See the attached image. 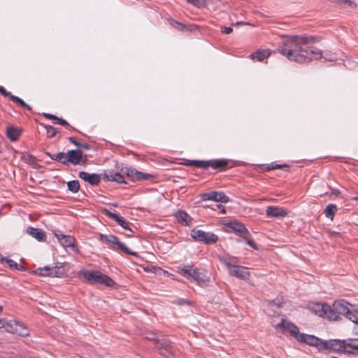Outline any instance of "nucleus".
<instances>
[{"mask_svg": "<svg viewBox=\"0 0 358 358\" xmlns=\"http://www.w3.org/2000/svg\"><path fill=\"white\" fill-rule=\"evenodd\" d=\"M55 234L59 243L62 241V237L66 236V235L62 234L61 231H57Z\"/></svg>", "mask_w": 358, "mask_h": 358, "instance_id": "nucleus-51", "label": "nucleus"}, {"mask_svg": "<svg viewBox=\"0 0 358 358\" xmlns=\"http://www.w3.org/2000/svg\"><path fill=\"white\" fill-rule=\"evenodd\" d=\"M47 155L52 159L57 162H59L64 165H66V154L64 152H58L57 154H49L47 153Z\"/></svg>", "mask_w": 358, "mask_h": 358, "instance_id": "nucleus-29", "label": "nucleus"}, {"mask_svg": "<svg viewBox=\"0 0 358 358\" xmlns=\"http://www.w3.org/2000/svg\"><path fill=\"white\" fill-rule=\"evenodd\" d=\"M31 273L41 276L52 277V267L45 266L42 268H38L37 269L33 271Z\"/></svg>", "mask_w": 358, "mask_h": 358, "instance_id": "nucleus-28", "label": "nucleus"}, {"mask_svg": "<svg viewBox=\"0 0 358 358\" xmlns=\"http://www.w3.org/2000/svg\"><path fill=\"white\" fill-rule=\"evenodd\" d=\"M112 205H113L114 207H117V206H118L117 203H113Z\"/></svg>", "mask_w": 358, "mask_h": 358, "instance_id": "nucleus-59", "label": "nucleus"}, {"mask_svg": "<svg viewBox=\"0 0 358 358\" xmlns=\"http://www.w3.org/2000/svg\"><path fill=\"white\" fill-rule=\"evenodd\" d=\"M348 305L349 303L345 300L335 301L331 306V310L333 312L327 316V319L337 321L341 320V315L345 317L350 310Z\"/></svg>", "mask_w": 358, "mask_h": 358, "instance_id": "nucleus-7", "label": "nucleus"}, {"mask_svg": "<svg viewBox=\"0 0 358 358\" xmlns=\"http://www.w3.org/2000/svg\"><path fill=\"white\" fill-rule=\"evenodd\" d=\"M282 303H283L282 298H278V297L276 298L275 299L268 301V304L269 306H276L278 308L281 307Z\"/></svg>", "mask_w": 358, "mask_h": 358, "instance_id": "nucleus-43", "label": "nucleus"}, {"mask_svg": "<svg viewBox=\"0 0 358 358\" xmlns=\"http://www.w3.org/2000/svg\"><path fill=\"white\" fill-rule=\"evenodd\" d=\"M68 140L72 143L73 144H74L76 146L78 147L80 146V143L78 142L73 137H69L68 138Z\"/></svg>", "mask_w": 358, "mask_h": 358, "instance_id": "nucleus-50", "label": "nucleus"}, {"mask_svg": "<svg viewBox=\"0 0 358 358\" xmlns=\"http://www.w3.org/2000/svg\"><path fill=\"white\" fill-rule=\"evenodd\" d=\"M357 200H358V197H357Z\"/></svg>", "mask_w": 358, "mask_h": 358, "instance_id": "nucleus-61", "label": "nucleus"}, {"mask_svg": "<svg viewBox=\"0 0 358 358\" xmlns=\"http://www.w3.org/2000/svg\"><path fill=\"white\" fill-rule=\"evenodd\" d=\"M218 259L227 266L231 275L241 279H245L250 275L249 271L244 267L238 265L239 262L237 257L229 255H219Z\"/></svg>", "mask_w": 358, "mask_h": 358, "instance_id": "nucleus-3", "label": "nucleus"}, {"mask_svg": "<svg viewBox=\"0 0 358 358\" xmlns=\"http://www.w3.org/2000/svg\"><path fill=\"white\" fill-rule=\"evenodd\" d=\"M250 236H251V234H250V235H248V238H243L246 241V243L248 245H250L255 250H257L258 248H257V244L252 240L250 239Z\"/></svg>", "mask_w": 358, "mask_h": 358, "instance_id": "nucleus-44", "label": "nucleus"}, {"mask_svg": "<svg viewBox=\"0 0 358 358\" xmlns=\"http://www.w3.org/2000/svg\"><path fill=\"white\" fill-rule=\"evenodd\" d=\"M271 55V52L268 50H258L255 52L251 54L250 57L259 62H262L264 59L268 58Z\"/></svg>", "mask_w": 358, "mask_h": 358, "instance_id": "nucleus-26", "label": "nucleus"}, {"mask_svg": "<svg viewBox=\"0 0 358 358\" xmlns=\"http://www.w3.org/2000/svg\"><path fill=\"white\" fill-rule=\"evenodd\" d=\"M337 210L338 208L336 205L331 203L326 207L324 213L327 218H329L331 219V220H333L334 215L336 213Z\"/></svg>", "mask_w": 358, "mask_h": 358, "instance_id": "nucleus-30", "label": "nucleus"}, {"mask_svg": "<svg viewBox=\"0 0 358 358\" xmlns=\"http://www.w3.org/2000/svg\"><path fill=\"white\" fill-rule=\"evenodd\" d=\"M118 170L125 174L128 178H131L133 180H137L138 179V173H139V171L136 170L130 166H124V164H121V167L117 166Z\"/></svg>", "mask_w": 358, "mask_h": 358, "instance_id": "nucleus-21", "label": "nucleus"}, {"mask_svg": "<svg viewBox=\"0 0 358 358\" xmlns=\"http://www.w3.org/2000/svg\"><path fill=\"white\" fill-rule=\"evenodd\" d=\"M22 159L24 162H25L26 163H27L29 165H31L34 167H36L37 165L36 162V158L31 155H29V154L24 155V156L22 157Z\"/></svg>", "mask_w": 358, "mask_h": 358, "instance_id": "nucleus-38", "label": "nucleus"}, {"mask_svg": "<svg viewBox=\"0 0 358 358\" xmlns=\"http://www.w3.org/2000/svg\"><path fill=\"white\" fill-rule=\"evenodd\" d=\"M67 187L69 191L76 193L80 189V183L78 180H73L67 182Z\"/></svg>", "mask_w": 358, "mask_h": 358, "instance_id": "nucleus-33", "label": "nucleus"}, {"mask_svg": "<svg viewBox=\"0 0 358 358\" xmlns=\"http://www.w3.org/2000/svg\"><path fill=\"white\" fill-rule=\"evenodd\" d=\"M138 181H143V180H150L153 179L155 176L152 174L143 173L141 171H139V173H138Z\"/></svg>", "mask_w": 358, "mask_h": 358, "instance_id": "nucleus-40", "label": "nucleus"}, {"mask_svg": "<svg viewBox=\"0 0 358 358\" xmlns=\"http://www.w3.org/2000/svg\"><path fill=\"white\" fill-rule=\"evenodd\" d=\"M276 328H281L284 330H287L290 333V335L297 340L299 332V328L292 322H286L284 319H282L281 322L276 325Z\"/></svg>", "mask_w": 358, "mask_h": 358, "instance_id": "nucleus-14", "label": "nucleus"}, {"mask_svg": "<svg viewBox=\"0 0 358 358\" xmlns=\"http://www.w3.org/2000/svg\"><path fill=\"white\" fill-rule=\"evenodd\" d=\"M66 263H56L54 267H52V277H59L61 278L64 276L66 273Z\"/></svg>", "mask_w": 358, "mask_h": 358, "instance_id": "nucleus-23", "label": "nucleus"}, {"mask_svg": "<svg viewBox=\"0 0 358 358\" xmlns=\"http://www.w3.org/2000/svg\"><path fill=\"white\" fill-rule=\"evenodd\" d=\"M21 134V130L17 127L8 126L6 128V136L10 141H16Z\"/></svg>", "mask_w": 358, "mask_h": 358, "instance_id": "nucleus-25", "label": "nucleus"}, {"mask_svg": "<svg viewBox=\"0 0 358 358\" xmlns=\"http://www.w3.org/2000/svg\"><path fill=\"white\" fill-rule=\"evenodd\" d=\"M16 322H18L17 321H10V322H7L5 326V329L8 332L15 334V327H16L14 325Z\"/></svg>", "mask_w": 358, "mask_h": 358, "instance_id": "nucleus-42", "label": "nucleus"}, {"mask_svg": "<svg viewBox=\"0 0 358 358\" xmlns=\"http://www.w3.org/2000/svg\"><path fill=\"white\" fill-rule=\"evenodd\" d=\"M233 29L231 27H222V33L225 34H229L232 32Z\"/></svg>", "mask_w": 358, "mask_h": 358, "instance_id": "nucleus-49", "label": "nucleus"}, {"mask_svg": "<svg viewBox=\"0 0 358 358\" xmlns=\"http://www.w3.org/2000/svg\"><path fill=\"white\" fill-rule=\"evenodd\" d=\"M176 217L182 225L189 226L192 223V217L184 210H178Z\"/></svg>", "mask_w": 358, "mask_h": 358, "instance_id": "nucleus-24", "label": "nucleus"}, {"mask_svg": "<svg viewBox=\"0 0 358 358\" xmlns=\"http://www.w3.org/2000/svg\"><path fill=\"white\" fill-rule=\"evenodd\" d=\"M348 340H341V339H330V340H324V343H322V350H328L331 352H337V353H343L347 355L354 354V352L348 350Z\"/></svg>", "mask_w": 358, "mask_h": 358, "instance_id": "nucleus-5", "label": "nucleus"}, {"mask_svg": "<svg viewBox=\"0 0 358 358\" xmlns=\"http://www.w3.org/2000/svg\"><path fill=\"white\" fill-rule=\"evenodd\" d=\"M180 273L184 277L197 282L203 280L202 273H199L196 268H192L189 266H185L184 268H180Z\"/></svg>", "mask_w": 358, "mask_h": 358, "instance_id": "nucleus-12", "label": "nucleus"}, {"mask_svg": "<svg viewBox=\"0 0 358 358\" xmlns=\"http://www.w3.org/2000/svg\"><path fill=\"white\" fill-rule=\"evenodd\" d=\"M345 318L358 324V310H353L352 311H351L350 310L348 314L346 315Z\"/></svg>", "mask_w": 358, "mask_h": 358, "instance_id": "nucleus-37", "label": "nucleus"}, {"mask_svg": "<svg viewBox=\"0 0 358 358\" xmlns=\"http://www.w3.org/2000/svg\"><path fill=\"white\" fill-rule=\"evenodd\" d=\"M10 100H12L14 103H16L21 106L22 107L28 109L29 110H31V107L27 104L22 99L19 98L15 95H10Z\"/></svg>", "mask_w": 358, "mask_h": 358, "instance_id": "nucleus-35", "label": "nucleus"}, {"mask_svg": "<svg viewBox=\"0 0 358 358\" xmlns=\"http://www.w3.org/2000/svg\"><path fill=\"white\" fill-rule=\"evenodd\" d=\"M101 213L108 216V217L114 220L122 228L128 230L129 232L133 233V231L129 227L130 223L127 222L123 217H121L116 213L110 212L106 208L101 209Z\"/></svg>", "mask_w": 358, "mask_h": 358, "instance_id": "nucleus-13", "label": "nucleus"}, {"mask_svg": "<svg viewBox=\"0 0 358 358\" xmlns=\"http://www.w3.org/2000/svg\"><path fill=\"white\" fill-rule=\"evenodd\" d=\"M0 94L5 96L10 99V95H13L10 92H8L3 87L0 85Z\"/></svg>", "mask_w": 358, "mask_h": 358, "instance_id": "nucleus-48", "label": "nucleus"}, {"mask_svg": "<svg viewBox=\"0 0 358 358\" xmlns=\"http://www.w3.org/2000/svg\"><path fill=\"white\" fill-rule=\"evenodd\" d=\"M78 176L83 179L84 181L87 182L92 186H95L99 185L101 180V176L96 173H88L85 171H80L78 174Z\"/></svg>", "mask_w": 358, "mask_h": 358, "instance_id": "nucleus-19", "label": "nucleus"}, {"mask_svg": "<svg viewBox=\"0 0 358 358\" xmlns=\"http://www.w3.org/2000/svg\"><path fill=\"white\" fill-rule=\"evenodd\" d=\"M190 235L196 241L206 244H214L218 241V236L212 232H206L201 229H193Z\"/></svg>", "mask_w": 358, "mask_h": 358, "instance_id": "nucleus-8", "label": "nucleus"}, {"mask_svg": "<svg viewBox=\"0 0 358 358\" xmlns=\"http://www.w3.org/2000/svg\"><path fill=\"white\" fill-rule=\"evenodd\" d=\"M80 274L85 280L92 285H105L114 289H119V285L112 278L99 271H84Z\"/></svg>", "mask_w": 358, "mask_h": 358, "instance_id": "nucleus-2", "label": "nucleus"}, {"mask_svg": "<svg viewBox=\"0 0 358 358\" xmlns=\"http://www.w3.org/2000/svg\"><path fill=\"white\" fill-rule=\"evenodd\" d=\"M174 303H176L179 306H182V305H184V304H187L188 306H191L192 304V302L188 299H178L177 301H173Z\"/></svg>", "mask_w": 358, "mask_h": 358, "instance_id": "nucleus-46", "label": "nucleus"}, {"mask_svg": "<svg viewBox=\"0 0 358 358\" xmlns=\"http://www.w3.org/2000/svg\"><path fill=\"white\" fill-rule=\"evenodd\" d=\"M66 165L69 163L72 164L73 165L80 164L83 158V151L77 149V150H71L68 151L66 153Z\"/></svg>", "mask_w": 358, "mask_h": 358, "instance_id": "nucleus-15", "label": "nucleus"}, {"mask_svg": "<svg viewBox=\"0 0 358 358\" xmlns=\"http://www.w3.org/2000/svg\"><path fill=\"white\" fill-rule=\"evenodd\" d=\"M316 42L315 37L307 35L288 36L279 46L278 52L289 61L299 64L310 62L313 59L322 57V52L315 47L309 46Z\"/></svg>", "mask_w": 358, "mask_h": 358, "instance_id": "nucleus-1", "label": "nucleus"}, {"mask_svg": "<svg viewBox=\"0 0 358 358\" xmlns=\"http://www.w3.org/2000/svg\"><path fill=\"white\" fill-rule=\"evenodd\" d=\"M26 231L29 236L36 238L38 241H45V238H46L45 234L41 229L29 227L27 228Z\"/></svg>", "mask_w": 358, "mask_h": 358, "instance_id": "nucleus-22", "label": "nucleus"}, {"mask_svg": "<svg viewBox=\"0 0 358 358\" xmlns=\"http://www.w3.org/2000/svg\"><path fill=\"white\" fill-rule=\"evenodd\" d=\"M171 24L178 30L182 31L185 29V25L178 21L172 20Z\"/></svg>", "mask_w": 358, "mask_h": 358, "instance_id": "nucleus-47", "label": "nucleus"}, {"mask_svg": "<svg viewBox=\"0 0 358 358\" xmlns=\"http://www.w3.org/2000/svg\"><path fill=\"white\" fill-rule=\"evenodd\" d=\"M187 1L199 8L203 6L206 3L205 0H187Z\"/></svg>", "mask_w": 358, "mask_h": 358, "instance_id": "nucleus-45", "label": "nucleus"}, {"mask_svg": "<svg viewBox=\"0 0 358 358\" xmlns=\"http://www.w3.org/2000/svg\"><path fill=\"white\" fill-rule=\"evenodd\" d=\"M43 115L45 117L48 119L52 120L54 115L49 114V113H43Z\"/></svg>", "mask_w": 358, "mask_h": 358, "instance_id": "nucleus-55", "label": "nucleus"}, {"mask_svg": "<svg viewBox=\"0 0 358 358\" xmlns=\"http://www.w3.org/2000/svg\"><path fill=\"white\" fill-rule=\"evenodd\" d=\"M228 226L241 238H248V235H250V232L247 228L241 222L237 221L231 222L229 223Z\"/></svg>", "mask_w": 358, "mask_h": 358, "instance_id": "nucleus-16", "label": "nucleus"}, {"mask_svg": "<svg viewBox=\"0 0 358 358\" xmlns=\"http://www.w3.org/2000/svg\"><path fill=\"white\" fill-rule=\"evenodd\" d=\"M155 345L162 356L166 358H171L175 356V346L173 342L165 336L160 335V337L156 340Z\"/></svg>", "mask_w": 358, "mask_h": 358, "instance_id": "nucleus-6", "label": "nucleus"}, {"mask_svg": "<svg viewBox=\"0 0 358 358\" xmlns=\"http://www.w3.org/2000/svg\"><path fill=\"white\" fill-rule=\"evenodd\" d=\"M215 206H216L217 208L220 209L222 213H225V212H226L225 211V208H224V206L223 205H222V204H216Z\"/></svg>", "mask_w": 358, "mask_h": 358, "instance_id": "nucleus-54", "label": "nucleus"}, {"mask_svg": "<svg viewBox=\"0 0 358 358\" xmlns=\"http://www.w3.org/2000/svg\"><path fill=\"white\" fill-rule=\"evenodd\" d=\"M60 244L63 247H72L74 248V238L71 236L66 235L65 236L62 237V241Z\"/></svg>", "mask_w": 358, "mask_h": 358, "instance_id": "nucleus-32", "label": "nucleus"}, {"mask_svg": "<svg viewBox=\"0 0 358 358\" xmlns=\"http://www.w3.org/2000/svg\"><path fill=\"white\" fill-rule=\"evenodd\" d=\"M143 336L145 339L152 341L154 342V343H155L156 340H157L160 337V335L157 336L155 332L151 331H145L143 333Z\"/></svg>", "mask_w": 358, "mask_h": 358, "instance_id": "nucleus-36", "label": "nucleus"}, {"mask_svg": "<svg viewBox=\"0 0 358 358\" xmlns=\"http://www.w3.org/2000/svg\"><path fill=\"white\" fill-rule=\"evenodd\" d=\"M124 175L120 171L113 172H105L103 175V179L106 181H113L117 183H127L124 178Z\"/></svg>", "mask_w": 358, "mask_h": 358, "instance_id": "nucleus-17", "label": "nucleus"}, {"mask_svg": "<svg viewBox=\"0 0 358 358\" xmlns=\"http://www.w3.org/2000/svg\"><path fill=\"white\" fill-rule=\"evenodd\" d=\"M324 59L330 61V62H334L336 60V57L335 55H331L330 57H324Z\"/></svg>", "mask_w": 358, "mask_h": 358, "instance_id": "nucleus-53", "label": "nucleus"}, {"mask_svg": "<svg viewBox=\"0 0 358 358\" xmlns=\"http://www.w3.org/2000/svg\"><path fill=\"white\" fill-rule=\"evenodd\" d=\"M231 162L229 159H220L213 160H187L186 162L183 163L184 165L187 166H195L198 168H202L207 169L210 166L214 169L219 170L220 171H225L229 168L231 167Z\"/></svg>", "mask_w": 358, "mask_h": 358, "instance_id": "nucleus-4", "label": "nucleus"}, {"mask_svg": "<svg viewBox=\"0 0 358 358\" xmlns=\"http://www.w3.org/2000/svg\"><path fill=\"white\" fill-rule=\"evenodd\" d=\"M16 327H15V334L22 336L25 337L29 335V329L22 323L16 322L14 324Z\"/></svg>", "mask_w": 358, "mask_h": 358, "instance_id": "nucleus-27", "label": "nucleus"}, {"mask_svg": "<svg viewBox=\"0 0 358 358\" xmlns=\"http://www.w3.org/2000/svg\"><path fill=\"white\" fill-rule=\"evenodd\" d=\"M1 309H2V307H1V306H0V311L1 310Z\"/></svg>", "mask_w": 358, "mask_h": 358, "instance_id": "nucleus-60", "label": "nucleus"}, {"mask_svg": "<svg viewBox=\"0 0 358 358\" xmlns=\"http://www.w3.org/2000/svg\"><path fill=\"white\" fill-rule=\"evenodd\" d=\"M331 190V194H334L335 196H338L339 194V191L337 190V189H331V188H329Z\"/></svg>", "mask_w": 358, "mask_h": 358, "instance_id": "nucleus-56", "label": "nucleus"}, {"mask_svg": "<svg viewBox=\"0 0 358 358\" xmlns=\"http://www.w3.org/2000/svg\"><path fill=\"white\" fill-rule=\"evenodd\" d=\"M40 124L46 129L47 136L48 138H52L59 132L57 129L51 125L45 124L43 123H41Z\"/></svg>", "mask_w": 358, "mask_h": 358, "instance_id": "nucleus-31", "label": "nucleus"}, {"mask_svg": "<svg viewBox=\"0 0 358 358\" xmlns=\"http://www.w3.org/2000/svg\"><path fill=\"white\" fill-rule=\"evenodd\" d=\"M266 214L268 217H284L287 215L285 209L283 208L270 206L266 208Z\"/></svg>", "mask_w": 358, "mask_h": 358, "instance_id": "nucleus-18", "label": "nucleus"}, {"mask_svg": "<svg viewBox=\"0 0 358 358\" xmlns=\"http://www.w3.org/2000/svg\"><path fill=\"white\" fill-rule=\"evenodd\" d=\"M203 201L212 200L217 202L227 203L230 201L228 196L222 192L212 191L208 193H203L201 195Z\"/></svg>", "mask_w": 358, "mask_h": 358, "instance_id": "nucleus-11", "label": "nucleus"}, {"mask_svg": "<svg viewBox=\"0 0 358 358\" xmlns=\"http://www.w3.org/2000/svg\"><path fill=\"white\" fill-rule=\"evenodd\" d=\"M79 148H84L85 150H90V145L87 143H80V146H78Z\"/></svg>", "mask_w": 358, "mask_h": 358, "instance_id": "nucleus-52", "label": "nucleus"}, {"mask_svg": "<svg viewBox=\"0 0 358 358\" xmlns=\"http://www.w3.org/2000/svg\"><path fill=\"white\" fill-rule=\"evenodd\" d=\"M1 326H2V327H5V326H6V324H5V320H3V319H0V327H1Z\"/></svg>", "mask_w": 358, "mask_h": 358, "instance_id": "nucleus-57", "label": "nucleus"}, {"mask_svg": "<svg viewBox=\"0 0 358 358\" xmlns=\"http://www.w3.org/2000/svg\"><path fill=\"white\" fill-rule=\"evenodd\" d=\"M284 169L285 171H289V166L288 164H274V163H272L271 164H268L266 169L267 171H270V170H273V169Z\"/></svg>", "mask_w": 358, "mask_h": 358, "instance_id": "nucleus-34", "label": "nucleus"}, {"mask_svg": "<svg viewBox=\"0 0 358 358\" xmlns=\"http://www.w3.org/2000/svg\"><path fill=\"white\" fill-rule=\"evenodd\" d=\"M348 350H356L358 351V339L357 338H348Z\"/></svg>", "mask_w": 358, "mask_h": 358, "instance_id": "nucleus-39", "label": "nucleus"}, {"mask_svg": "<svg viewBox=\"0 0 358 358\" xmlns=\"http://www.w3.org/2000/svg\"><path fill=\"white\" fill-rule=\"evenodd\" d=\"M99 239V241L104 242L106 243H111L113 245H116L120 250H121L126 254L131 255L133 256H137L136 252L131 251L123 243L119 241V238L117 236L114 235H106L100 234Z\"/></svg>", "mask_w": 358, "mask_h": 358, "instance_id": "nucleus-9", "label": "nucleus"}, {"mask_svg": "<svg viewBox=\"0 0 358 358\" xmlns=\"http://www.w3.org/2000/svg\"><path fill=\"white\" fill-rule=\"evenodd\" d=\"M127 236L128 237H131V236H132V233H131V232L128 233V234H127Z\"/></svg>", "mask_w": 358, "mask_h": 358, "instance_id": "nucleus-58", "label": "nucleus"}, {"mask_svg": "<svg viewBox=\"0 0 358 358\" xmlns=\"http://www.w3.org/2000/svg\"><path fill=\"white\" fill-rule=\"evenodd\" d=\"M297 341L300 343H304L308 345L315 347L319 351H322V343L324 340H322L313 335H309L301 333L298 335Z\"/></svg>", "mask_w": 358, "mask_h": 358, "instance_id": "nucleus-10", "label": "nucleus"}, {"mask_svg": "<svg viewBox=\"0 0 358 358\" xmlns=\"http://www.w3.org/2000/svg\"><path fill=\"white\" fill-rule=\"evenodd\" d=\"M52 122L55 124H60V125H62V126H69V123L64 119L61 118V117H58L55 115H53L52 117Z\"/></svg>", "mask_w": 358, "mask_h": 358, "instance_id": "nucleus-41", "label": "nucleus"}, {"mask_svg": "<svg viewBox=\"0 0 358 358\" xmlns=\"http://www.w3.org/2000/svg\"><path fill=\"white\" fill-rule=\"evenodd\" d=\"M313 311L315 313L316 315L324 317L327 319V316L329 314H331L333 311L331 310V306L327 305V303H316L314 305V306L311 308Z\"/></svg>", "mask_w": 358, "mask_h": 358, "instance_id": "nucleus-20", "label": "nucleus"}]
</instances>
